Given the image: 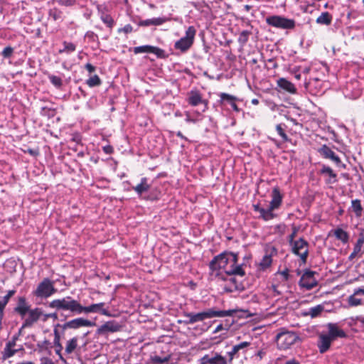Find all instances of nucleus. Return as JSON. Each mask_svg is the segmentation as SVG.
Here are the masks:
<instances>
[{"label": "nucleus", "instance_id": "nucleus-29", "mask_svg": "<svg viewBox=\"0 0 364 364\" xmlns=\"http://www.w3.org/2000/svg\"><path fill=\"white\" fill-rule=\"evenodd\" d=\"M150 188V185L148 183V179L145 177L141 179L140 183L132 188V189L139 195L141 196L143 193H146Z\"/></svg>", "mask_w": 364, "mask_h": 364}, {"label": "nucleus", "instance_id": "nucleus-7", "mask_svg": "<svg viewBox=\"0 0 364 364\" xmlns=\"http://www.w3.org/2000/svg\"><path fill=\"white\" fill-rule=\"evenodd\" d=\"M266 22L269 26L282 29H294L296 26V22L294 19L276 15L267 17Z\"/></svg>", "mask_w": 364, "mask_h": 364}, {"label": "nucleus", "instance_id": "nucleus-1", "mask_svg": "<svg viewBox=\"0 0 364 364\" xmlns=\"http://www.w3.org/2000/svg\"><path fill=\"white\" fill-rule=\"evenodd\" d=\"M238 254L232 252H223L214 257L208 267L210 274L215 278H220L223 271L226 275H238L244 277L245 272L241 264H237Z\"/></svg>", "mask_w": 364, "mask_h": 364}, {"label": "nucleus", "instance_id": "nucleus-38", "mask_svg": "<svg viewBox=\"0 0 364 364\" xmlns=\"http://www.w3.org/2000/svg\"><path fill=\"white\" fill-rule=\"evenodd\" d=\"M323 311V306L321 305H317L309 309V312L306 314V315L310 316L311 318H315L319 316Z\"/></svg>", "mask_w": 364, "mask_h": 364}, {"label": "nucleus", "instance_id": "nucleus-55", "mask_svg": "<svg viewBox=\"0 0 364 364\" xmlns=\"http://www.w3.org/2000/svg\"><path fill=\"white\" fill-rule=\"evenodd\" d=\"M85 68L90 73H92L95 71V67L90 63H87Z\"/></svg>", "mask_w": 364, "mask_h": 364}, {"label": "nucleus", "instance_id": "nucleus-31", "mask_svg": "<svg viewBox=\"0 0 364 364\" xmlns=\"http://www.w3.org/2000/svg\"><path fill=\"white\" fill-rule=\"evenodd\" d=\"M170 358V354H164L163 355L154 354L150 355L149 360L153 364H164L169 361Z\"/></svg>", "mask_w": 364, "mask_h": 364}, {"label": "nucleus", "instance_id": "nucleus-47", "mask_svg": "<svg viewBox=\"0 0 364 364\" xmlns=\"http://www.w3.org/2000/svg\"><path fill=\"white\" fill-rule=\"evenodd\" d=\"M298 231L299 229L296 226L292 228V232L288 237V242L290 245L296 241L294 240V238L296 236Z\"/></svg>", "mask_w": 364, "mask_h": 364}, {"label": "nucleus", "instance_id": "nucleus-35", "mask_svg": "<svg viewBox=\"0 0 364 364\" xmlns=\"http://www.w3.org/2000/svg\"><path fill=\"white\" fill-rule=\"evenodd\" d=\"M63 44L64 48L59 50V53H66L70 54L74 52L76 49V46L73 43L64 41Z\"/></svg>", "mask_w": 364, "mask_h": 364}, {"label": "nucleus", "instance_id": "nucleus-34", "mask_svg": "<svg viewBox=\"0 0 364 364\" xmlns=\"http://www.w3.org/2000/svg\"><path fill=\"white\" fill-rule=\"evenodd\" d=\"M274 210L272 209L270 205L267 209L262 208V209L259 210L260 218L265 221L272 220L276 217V215L273 213Z\"/></svg>", "mask_w": 364, "mask_h": 364}, {"label": "nucleus", "instance_id": "nucleus-52", "mask_svg": "<svg viewBox=\"0 0 364 364\" xmlns=\"http://www.w3.org/2000/svg\"><path fill=\"white\" fill-rule=\"evenodd\" d=\"M85 38H87L92 41H95L98 38V36L93 31H89L85 33Z\"/></svg>", "mask_w": 364, "mask_h": 364}, {"label": "nucleus", "instance_id": "nucleus-64", "mask_svg": "<svg viewBox=\"0 0 364 364\" xmlns=\"http://www.w3.org/2000/svg\"><path fill=\"white\" fill-rule=\"evenodd\" d=\"M285 364H299V362L296 360V359L293 358L291 360H287Z\"/></svg>", "mask_w": 364, "mask_h": 364}, {"label": "nucleus", "instance_id": "nucleus-8", "mask_svg": "<svg viewBox=\"0 0 364 364\" xmlns=\"http://www.w3.org/2000/svg\"><path fill=\"white\" fill-rule=\"evenodd\" d=\"M94 325L95 323L82 317L73 318L63 324L57 323V326H60L62 333H64L67 329L76 330L82 327H91Z\"/></svg>", "mask_w": 364, "mask_h": 364}, {"label": "nucleus", "instance_id": "nucleus-11", "mask_svg": "<svg viewBox=\"0 0 364 364\" xmlns=\"http://www.w3.org/2000/svg\"><path fill=\"white\" fill-rule=\"evenodd\" d=\"M228 359L218 352L204 355L199 360V364H228Z\"/></svg>", "mask_w": 364, "mask_h": 364}, {"label": "nucleus", "instance_id": "nucleus-10", "mask_svg": "<svg viewBox=\"0 0 364 364\" xmlns=\"http://www.w3.org/2000/svg\"><path fill=\"white\" fill-rule=\"evenodd\" d=\"M188 103L191 106L202 105L201 111L205 112L208 109V100H204L200 91L193 90L187 93Z\"/></svg>", "mask_w": 364, "mask_h": 364}, {"label": "nucleus", "instance_id": "nucleus-51", "mask_svg": "<svg viewBox=\"0 0 364 364\" xmlns=\"http://www.w3.org/2000/svg\"><path fill=\"white\" fill-rule=\"evenodd\" d=\"M58 328H60V326H57V324H56L53 328V334H54L53 341H60V333Z\"/></svg>", "mask_w": 364, "mask_h": 364}, {"label": "nucleus", "instance_id": "nucleus-49", "mask_svg": "<svg viewBox=\"0 0 364 364\" xmlns=\"http://www.w3.org/2000/svg\"><path fill=\"white\" fill-rule=\"evenodd\" d=\"M58 3L64 6H73L76 4V0H58Z\"/></svg>", "mask_w": 364, "mask_h": 364}, {"label": "nucleus", "instance_id": "nucleus-13", "mask_svg": "<svg viewBox=\"0 0 364 364\" xmlns=\"http://www.w3.org/2000/svg\"><path fill=\"white\" fill-rule=\"evenodd\" d=\"M364 254V234L358 235V237L354 245L353 252L348 256V260L353 261L356 257H361Z\"/></svg>", "mask_w": 364, "mask_h": 364}, {"label": "nucleus", "instance_id": "nucleus-27", "mask_svg": "<svg viewBox=\"0 0 364 364\" xmlns=\"http://www.w3.org/2000/svg\"><path fill=\"white\" fill-rule=\"evenodd\" d=\"M78 336H74L66 341L65 351V353L69 355L75 352L76 350L80 349L78 346Z\"/></svg>", "mask_w": 364, "mask_h": 364}, {"label": "nucleus", "instance_id": "nucleus-39", "mask_svg": "<svg viewBox=\"0 0 364 364\" xmlns=\"http://www.w3.org/2000/svg\"><path fill=\"white\" fill-rule=\"evenodd\" d=\"M272 259L270 255H265L261 262H259V267L262 269H266L269 267L272 264Z\"/></svg>", "mask_w": 364, "mask_h": 364}, {"label": "nucleus", "instance_id": "nucleus-45", "mask_svg": "<svg viewBox=\"0 0 364 364\" xmlns=\"http://www.w3.org/2000/svg\"><path fill=\"white\" fill-rule=\"evenodd\" d=\"M53 345L55 348V353L59 356L60 360H63L61 351L63 350V346L60 341H53Z\"/></svg>", "mask_w": 364, "mask_h": 364}, {"label": "nucleus", "instance_id": "nucleus-3", "mask_svg": "<svg viewBox=\"0 0 364 364\" xmlns=\"http://www.w3.org/2000/svg\"><path fill=\"white\" fill-rule=\"evenodd\" d=\"M298 339L299 336L295 332L281 328L276 336L275 341L279 349L286 350L294 344Z\"/></svg>", "mask_w": 364, "mask_h": 364}, {"label": "nucleus", "instance_id": "nucleus-12", "mask_svg": "<svg viewBox=\"0 0 364 364\" xmlns=\"http://www.w3.org/2000/svg\"><path fill=\"white\" fill-rule=\"evenodd\" d=\"M315 274L316 272L309 269L306 270L300 278L299 285L307 290H310L316 287L318 282L314 277Z\"/></svg>", "mask_w": 364, "mask_h": 364}, {"label": "nucleus", "instance_id": "nucleus-23", "mask_svg": "<svg viewBox=\"0 0 364 364\" xmlns=\"http://www.w3.org/2000/svg\"><path fill=\"white\" fill-rule=\"evenodd\" d=\"M328 334H327L333 341L336 338H346L347 336L345 331L339 328L336 323H329L327 325Z\"/></svg>", "mask_w": 364, "mask_h": 364}, {"label": "nucleus", "instance_id": "nucleus-56", "mask_svg": "<svg viewBox=\"0 0 364 364\" xmlns=\"http://www.w3.org/2000/svg\"><path fill=\"white\" fill-rule=\"evenodd\" d=\"M103 151L107 154H111L113 152V147L109 145L105 146H103Z\"/></svg>", "mask_w": 364, "mask_h": 364}, {"label": "nucleus", "instance_id": "nucleus-21", "mask_svg": "<svg viewBox=\"0 0 364 364\" xmlns=\"http://www.w3.org/2000/svg\"><path fill=\"white\" fill-rule=\"evenodd\" d=\"M196 29L194 26H189L186 31V36L183 37V52L188 50L193 45Z\"/></svg>", "mask_w": 364, "mask_h": 364}, {"label": "nucleus", "instance_id": "nucleus-60", "mask_svg": "<svg viewBox=\"0 0 364 364\" xmlns=\"http://www.w3.org/2000/svg\"><path fill=\"white\" fill-rule=\"evenodd\" d=\"M5 306L4 303L2 302V300L0 299V318L1 319L4 316V311L5 309Z\"/></svg>", "mask_w": 364, "mask_h": 364}, {"label": "nucleus", "instance_id": "nucleus-48", "mask_svg": "<svg viewBox=\"0 0 364 364\" xmlns=\"http://www.w3.org/2000/svg\"><path fill=\"white\" fill-rule=\"evenodd\" d=\"M13 52V48H11V46H7L3 50L1 55L4 58H9L12 55Z\"/></svg>", "mask_w": 364, "mask_h": 364}, {"label": "nucleus", "instance_id": "nucleus-14", "mask_svg": "<svg viewBox=\"0 0 364 364\" xmlns=\"http://www.w3.org/2000/svg\"><path fill=\"white\" fill-rule=\"evenodd\" d=\"M318 153L320 155L326 159H330L334 162L337 166H340L342 161L338 156L327 145L323 144L319 149Z\"/></svg>", "mask_w": 364, "mask_h": 364}, {"label": "nucleus", "instance_id": "nucleus-24", "mask_svg": "<svg viewBox=\"0 0 364 364\" xmlns=\"http://www.w3.org/2000/svg\"><path fill=\"white\" fill-rule=\"evenodd\" d=\"M277 84L278 87L287 92L291 94L296 93V88L295 87L294 85L291 82L287 80L286 78H279L277 80Z\"/></svg>", "mask_w": 364, "mask_h": 364}, {"label": "nucleus", "instance_id": "nucleus-30", "mask_svg": "<svg viewBox=\"0 0 364 364\" xmlns=\"http://www.w3.org/2000/svg\"><path fill=\"white\" fill-rule=\"evenodd\" d=\"M250 345V342L244 341L232 347V350L228 352V363H231L235 355L239 352L240 350L243 349Z\"/></svg>", "mask_w": 364, "mask_h": 364}, {"label": "nucleus", "instance_id": "nucleus-15", "mask_svg": "<svg viewBox=\"0 0 364 364\" xmlns=\"http://www.w3.org/2000/svg\"><path fill=\"white\" fill-rule=\"evenodd\" d=\"M134 53L135 54L143 53H154L159 58H164L165 56L164 50H162L158 47H155V46H149V45L134 47Z\"/></svg>", "mask_w": 364, "mask_h": 364}, {"label": "nucleus", "instance_id": "nucleus-22", "mask_svg": "<svg viewBox=\"0 0 364 364\" xmlns=\"http://www.w3.org/2000/svg\"><path fill=\"white\" fill-rule=\"evenodd\" d=\"M333 236L337 240L341 241L343 244H346L349 241V233L341 228L331 230L328 232V237Z\"/></svg>", "mask_w": 364, "mask_h": 364}, {"label": "nucleus", "instance_id": "nucleus-18", "mask_svg": "<svg viewBox=\"0 0 364 364\" xmlns=\"http://www.w3.org/2000/svg\"><path fill=\"white\" fill-rule=\"evenodd\" d=\"M272 200L269 205L272 209H278L282 203L283 199V195L280 192V189L278 186H274L272 192Z\"/></svg>", "mask_w": 364, "mask_h": 364}, {"label": "nucleus", "instance_id": "nucleus-63", "mask_svg": "<svg viewBox=\"0 0 364 364\" xmlns=\"http://www.w3.org/2000/svg\"><path fill=\"white\" fill-rule=\"evenodd\" d=\"M231 106V107L236 112H238L239 111V108L237 105V104L235 103V101H232V102H230V103H229Z\"/></svg>", "mask_w": 364, "mask_h": 364}, {"label": "nucleus", "instance_id": "nucleus-36", "mask_svg": "<svg viewBox=\"0 0 364 364\" xmlns=\"http://www.w3.org/2000/svg\"><path fill=\"white\" fill-rule=\"evenodd\" d=\"M287 126L284 124H279L276 126V130L278 134L281 136L284 141H288L289 140L287 134L285 132Z\"/></svg>", "mask_w": 364, "mask_h": 364}, {"label": "nucleus", "instance_id": "nucleus-57", "mask_svg": "<svg viewBox=\"0 0 364 364\" xmlns=\"http://www.w3.org/2000/svg\"><path fill=\"white\" fill-rule=\"evenodd\" d=\"M280 274L282 276L284 281H287L289 279V270L287 269L281 272Z\"/></svg>", "mask_w": 364, "mask_h": 364}, {"label": "nucleus", "instance_id": "nucleus-6", "mask_svg": "<svg viewBox=\"0 0 364 364\" xmlns=\"http://www.w3.org/2000/svg\"><path fill=\"white\" fill-rule=\"evenodd\" d=\"M290 245L291 246V252L299 257L303 264H306L309 252V242L304 238L301 237Z\"/></svg>", "mask_w": 364, "mask_h": 364}, {"label": "nucleus", "instance_id": "nucleus-61", "mask_svg": "<svg viewBox=\"0 0 364 364\" xmlns=\"http://www.w3.org/2000/svg\"><path fill=\"white\" fill-rule=\"evenodd\" d=\"M353 294L355 296H358V295H363L364 296V288H358V289H355Z\"/></svg>", "mask_w": 364, "mask_h": 364}, {"label": "nucleus", "instance_id": "nucleus-19", "mask_svg": "<svg viewBox=\"0 0 364 364\" xmlns=\"http://www.w3.org/2000/svg\"><path fill=\"white\" fill-rule=\"evenodd\" d=\"M122 328V326L119 324L115 321H107L103 325H102L98 329L97 331L100 334H103L105 333L111 332H117L119 331Z\"/></svg>", "mask_w": 364, "mask_h": 364}, {"label": "nucleus", "instance_id": "nucleus-58", "mask_svg": "<svg viewBox=\"0 0 364 364\" xmlns=\"http://www.w3.org/2000/svg\"><path fill=\"white\" fill-rule=\"evenodd\" d=\"M41 364H54L51 359L47 357L42 358L41 359Z\"/></svg>", "mask_w": 364, "mask_h": 364}, {"label": "nucleus", "instance_id": "nucleus-46", "mask_svg": "<svg viewBox=\"0 0 364 364\" xmlns=\"http://www.w3.org/2000/svg\"><path fill=\"white\" fill-rule=\"evenodd\" d=\"M16 293V290L14 289H12V290H9L8 292H7V294L5 295L2 299V302L4 303V306H6L7 305V304L9 303V299L11 296H13Z\"/></svg>", "mask_w": 364, "mask_h": 364}, {"label": "nucleus", "instance_id": "nucleus-5", "mask_svg": "<svg viewBox=\"0 0 364 364\" xmlns=\"http://www.w3.org/2000/svg\"><path fill=\"white\" fill-rule=\"evenodd\" d=\"M235 313V310H223L216 311L213 309H208L207 311L198 313L191 316L190 322H196L203 321L206 318H210L213 317H225L231 316Z\"/></svg>", "mask_w": 364, "mask_h": 364}, {"label": "nucleus", "instance_id": "nucleus-20", "mask_svg": "<svg viewBox=\"0 0 364 364\" xmlns=\"http://www.w3.org/2000/svg\"><path fill=\"white\" fill-rule=\"evenodd\" d=\"M333 340L327 334H321L318 336L317 347L321 353L328 351L331 346Z\"/></svg>", "mask_w": 364, "mask_h": 364}, {"label": "nucleus", "instance_id": "nucleus-53", "mask_svg": "<svg viewBox=\"0 0 364 364\" xmlns=\"http://www.w3.org/2000/svg\"><path fill=\"white\" fill-rule=\"evenodd\" d=\"M165 22V18H152V25L159 26Z\"/></svg>", "mask_w": 364, "mask_h": 364}, {"label": "nucleus", "instance_id": "nucleus-28", "mask_svg": "<svg viewBox=\"0 0 364 364\" xmlns=\"http://www.w3.org/2000/svg\"><path fill=\"white\" fill-rule=\"evenodd\" d=\"M348 212L353 213L356 218H360L363 215V208L361 204V200L359 199H354L351 200V205L348 208Z\"/></svg>", "mask_w": 364, "mask_h": 364}, {"label": "nucleus", "instance_id": "nucleus-33", "mask_svg": "<svg viewBox=\"0 0 364 364\" xmlns=\"http://www.w3.org/2000/svg\"><path fill=\"white\" fill-rule=\"evenodd\" d=\"M332 15L328 11L323 12L321 14L316 18V22L318 24L329 26L332 22Z\"/></svg>", "mask_w": 364, "mask_h": 364}, {"label": "nucleus", "instance_id": "nucleus-59", "mask_svg": "<svg viewBox=\"0 0 364 364\" xmlns=\"http://www.w3.org/2000/svg\"><path fill=\"white\" fill-rule=\"evenodd\" d=\"M174 47L176 49L180 50L182 51V38H180L178 41H177L175 44Z\"/></svg>", "mask_w": 364, "mask_h": 364}, {"label": "nucleus", "instance_id": "nucleus-44", "mask_svg": "<svg viewBox=\"0 0 364 364\" xmlns=\"http://www.w3.org/2000/svg\"><path fill=\"white\" fill-rule=\"evenodd\" d=\"M348 304L350 306H357L361 304V299L357 298V296L353 294L348 297Z\"/></svg>", "mask_w": 364, "mask_h": 364}, {"label": "nucleus", "instance_id": "nucleus-9", "mask_svg": "<svg viewBox=\"0 0 364 364\" xmlns=\"http://www.w3.org/2000/svg\"><path fill=\"white\" fill-rule=\"evenodd\" d=\"M28 316L24 317L23 327H31L38 321L43 322L44 311L42 308L35 307L30 309L27 312Z\"/></svg>", "mask_w": 364, "mask_h": 364}, {"label": "nucleus", "instance_id": "nucleus-37", "mask_svg": "<svg viewBox=\"0 0 364 364\" xmlns=\"http://www.w3.org/2000/svg\"><path fill=\"white\" fill-rule=\"evenodd\" d=\"M250 35H252V32L250 31H242L239 35L237 39L238 43L242 46L245 45L247 43Z\"/></svg>", "mask_w": 364, "mask_h": 364}, {"label": "nucleus", "instance_id": "nucleus-17", "mask_svg": "<svg viewBox=\"0 0 364 364\" xmlns=\"http://www.w3.org/2000/svg\"><path fill=\"white\" fill-rule=\"evenodd\" d=\"M219 279L226 282L223 287L224 291L226 292H234L241 289L242 284L238 282L236 278L233 277L228 279L223 275Z\"/></svg>", "mask_w": 364, "mask_h": 364}, {"label": "nucleus", "instance_id": "nucleus-50", "mask_svg": "<svg viewBox=\"0 0 364 364\" xmlns=\"http://www.w3.org/2000/svg\"><path fill=\"white\" fill-rule=\"evenodd\" d=\"M133 31V27L130 24L125 25L123 28H120L118 29V33H132Z\"/></svg>", "mask_w": 364, "mask_h": 364}, {"label": "nucleus", "instance_id": "nucleus-26", "mask_svg": "<svg viewBox=\"0 0 364 364\" xmlns=\"http://www.w3.org/2000/svg\"><path fill=\"white\" fill-rule=\"evenodd\" d=\"M16 346V341L13 340L9 341L5 348H4V351L2 352V358L3 360H6L9 358L14 356L18 351V349H14Z\"/></svg>", "mask_w": 364, "mask_h": 364}, {"label": "nucleus", "instance_id": "nucleus-25", "mask_svg": "<svg viewBox=\"0 0 364 364\" xmlns=\"http://www.w3.org/2000/svg\"><path fill=\"white\" fill-rule=\"evenodd\" d=\"M320 173L321 175H326L328 176V178L326 180V183H333L337 181L336 173L330 166L327 165H322L321 168L320 169Z\"/></svg>", "mask_w": 364, "mask_h": 364}, {"label": "nucleus", "instance_id": "nucleus-54", "mask_svg": "<svg viewBox=\"0 0 364 364\" xmlns=\"http://www.w3.org/2000/svg\"><path fill=\"white\" fill-rule=\"evenodd\" d=\"M139 25L141 26H149L152 25V18L140 21Z\"/></svg>", "mask_w": 364, "mask_h": 364}, {"label": "nucleus", "instance_id": "nucleus-43", "mask_svg": "<svg viewBox=\"0 0 364 364\" xmlns=\"http://www.w3.org/2000/svg\"><path fill=\"white\" fill-rule=\"evenodd\" d=\"M220 98L221 102L224 101H227L228 103H230V102L236 101L237 98L236 97L229 95L228 93L222 92L220 94Z\"/></svg>", "mask_w": 364, "mask_h": 364}, {"label": "nucleus", "instance_id": "nucleus-2", "mask_svg": "<svg viewBox=\"0 0 364 364\" xmlns=\"http://www.w3.org/2000/svg\"><path fill=\"white\" fill-rule=\"evenodd\" d=\"M104 306L105 303L101 302L84 306L77 300L70 296L53 299L48 303L49 308L60 311L62 316H63L64 312H69L70 315L99 313L109 316V312L104 309Z\"/></svg>", "mask_w": 364, "mask_h": 364}, {"label": "nucleus", "instance_id": "nucleus-4", "mask_svg": "<svg viewBox=\"0 0 364 364\" xmlns=\"http://www.w3.org/2000/svg\"><path fill=\"white\" fill-rule=\"evenodd\" d=\"M57 289L55 287V282L48 278H44L38 285L32 294L36 298L47 299L55 293Z\"/></svg>", "mask_w": 364, "mask_h": 364}, {"label": "nucleus", "instance_id": "nucleus-41", "mask_svg": "<svg viewBox=\"0 0 364 364\" xmlns=\"http://www.w3.org/2000/svg\"><path fill=\"white\" fill-rule=\"evenodd\" d=\"M50 82L57 88H60L63 85L62 79L54 75H48Z\"/></svg>", "mask_w": 364, "mask_h": 364}, {"label": "nucleus", "instance_id": "nucleus-32", "mask_svg": "<svg viewBox=\"0 0 364 364\" xmlns=\"http://www.w3.org/2000/svg\"><path fill=\"white\" fill-rule=\"evenodd\" d=\"M98 11L100 13V19L101 21L107 25V27H109L110 29H112L114 25V21L113 18L109 15L104 11H102L100 10V6H97Z\"/></svg>", "mask_w": 364, "mask_h": 364}, {"label": "nucleus", "instance_id": "nucleus-42", "mask_svg": "<svg viewBox=\"0 0 364 364\" xmlns=\"http://www.w3.org/2000/svg\"><path fill=\"white\" fill-rule=\"evenodd\" d=\"M55 311L56 312L49 313V314H47V313L44 312L43 322L47 321L48 319L50 318H53L54 319H57L58 318V313H60V316H63L65 320L70 316V315H65V312H64L63 313V316H62V313L60 311H58L56 310H55Z\"/></svg>", "mask_w": 364, "mask_h": 364}, {"label": "nucleus", "instance_id": "nucleus-62", "mask_svg": "<svg viewBox=\"0 0 364 364\" xmlns=\"http://www.w3.org/2000/svg\"><path fill=\"white\" fill-rule=\"evenodd\" d=\"M50 16L53 17L54 20H57L59 17V15L57 14L56 11H50Z\"/></svg>", "mask_w": 364, "mask_h": 364}, {"label": "nucleus", "instance_id": "nucleus-40", "mask_svg": "<svg viewBox=\"0 0 364 364\" xmlns=\"http://www.w3.org/2000/svg\"><path fill=\"white\" fill-rule=\"evenodd\" d=\"M86 83L90 87H93L100 85L102 81L97 75H94L87 80Z\"/></svg>", "mask_w": 364, "mask_h": 364}, {"label": "nucleus", "instance_id": "nucleus-16", "mask_svg": "<svg viewBox=\"0 0 364 364\" xmlns=\"http://www.w3.org/2000/svg\"><path fill=\"white\" fill-rule=\"evenodd\" d=\"M30 309L31 306L27 302L26 299L24 296H19L18 298L17 305L14 308V311L23 318Z\"/></svg>", "mask_w": 364, "mask_h": 364}]
</instances>
